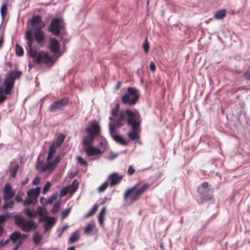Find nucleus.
Here are the masks:
<instances>
[{"instance_id": "nucleus-1", "label": "nucleus", "mask_w": 250, "mask_h": 250, "mask_svg": "<svg viewBox=\"0 0 250 250\" xmlns=\"http://www.w3.org/2000/svg\"><path fill=\"white\" fill-rule=\"evenodd\" d=\"M85 131L88 134L82 141L84 148L89 146H92V144L95 137L100 135L101 127L98 123L96 121H94L88 123L87 127L85 128Z\"/></svg>"}, {"instance_id": "nucleus-2", "label": "nucleus", "mask_w": 250, "mask_h": 250, "mask_svg": "<svg viewBox=\"0 0 250 250\" xmlns=\"http://www.w3.org/2000/svg\"><path fill=\"white\" fill-rule=\"evenodd\" d=\"M139 183H138L132 187L128 188L124 194V199L126 200L130 196V202L134 203L150 187V185L147 183H144L139 188Z\"/></svg>"}, {"instance_id": "nucleus-3", "label": "nucleus", "mask_w": 250, "mask_h": 250, "mask_svg": "<svg viewBox=\"0 0 250 250\" xmlns=\"http://www.w3.org/2000/svg\"><path fill=\"white\" fill-rule=\"evenodd\" d=\"M130 117H131V120L132 122L141 118L140 115L136 110L132 111L129 109H126L125 111L122 110L120 112L119 117L115 122L116 126L118 127H120L124 126L126 122L128 125V120Z\"/></svg>"}, {"instance_id": "nucleus-4", "label": "nucleus", "mask_w": 250, "mask_h": 250, "mask_svg": "<svg viewBox=\"0 0 250 250\" xmlns=\"http://www.w3.org/2000/svg\"><path fill=\"white\" fill-rule=\"evenodd\" d=\"M22 75L21 71H13L7 73L3 84L5 86L4 92L6 95H10L16 79L20 78Z\"/></svg>"}, {"instance_id": "nucleus-5", "label": "nucleus", "mask_w": 250, "mask_h": 250, "mask_svg": "<svg viewBox=\"0 0 250 250\" xmlns=\"http://www.w3.org/2000/svg\"><path fill=\"white\" fill-rule=\"evenodd\" d=\"M127 91V93L122 97V103L128 105H134L140 97L139 90L132 87H128Z\"/></svg>"}, {"instance_id": "nucleus-6", "label": "nucleus", "mask_w": 250, "mask_h": 250, "mask_svg": "<svg viewBox=\"0 0 250 250\" xmlns=\"http://www.w3.org/2000/svg\"><path fill=\"white\" fill-rule=\"evenodd\" d=\"M15 223L22 231L25 232L35 230L38 227L37 224L33 220H25L18 216L15 217Z\"/></svg>"}, {"instance_id": "nucleus-7", "label": "nucleus", "mask_w": 250, "mask_h": 250, "mask_svg": "<svg viewBox=\"0 0 250 250\" xmlns=\"http://www.w3.org/2000/svg\"><path fill=\"white\" fill-rule=\"evenodd\" d=\"M56 148L55 143H52L49 146L48 155L46 158V166L47 167H54L55 168L57 166L61 161V157L59 155L57 156L53 160L52 159L54 157V154L56 152Z\"/></svg>"}, {"instance_id": "nucleus-8", "label": "nucleus", "mask_w": 250, "mask_h": 250, "mask_svg": "<svg viewBox=\"0 0 250 250\" xmlns=\"http://www.w3.org/2000/svg\"><path fill=\"white\" fill-rule=\"evenodd\" d=\"M131 120V117H130L128 120V126L131 127V131L127 133V135L130 140L134 141L139 139L140 138L139 132L140 130L142 119L140 118L133 122Z\"/></svg>"}, {"instance_id": "nucleus-9", "label": "nucleus", "mask_w": 250, "mask_h": 250, "mask_svg": "<svg viewBox=\"0 0 250 250\" xmlns=\"http://www.w3.org/2000/svg\"><path fill=\"white\" fill-rule=\"evenodd\" d=\"M25 39L27 41L26 50L29 56L33 58V61L38 55L37 50L33 47L32 43L34 42L32 31L27 30L25 33Z\"/></svg>"}, {"instance_id": "nucleus-10", "label": "nucleus", "mask_w": 250, "mask_h": 250, "mask_svg": "<svg viewBox=\"0 0 250 250\" xmlns=\"http://www.w3.org/2000/svg\"><path fill=\"white\" fill-rule=\"evenodd\" d=\"M64 29L62 20L58 18L53 19L51 24L48 28V30L54 35L59 36Z\"/></svg>"}, {"instance_id": "nucleus-11", "label": "nucleus", "mask_w": 250, "mask_h": 250, "mask_svg": "<svg viewBox=\"0 0 250 250\" xmlns=\"http://www.w3.org/2000/svg\"><path fill=\"white\" fill-rule=\"evenodd\" d=\"M55 62L54 57L50 56L49 53L43 51H40L38 53V55L34 61V62L37 64H40L43 62L45 64H50L53 65Z\"/></svg>"}, {"instance_id": "nucleus-12", "label": "nucleus", "mask_w": 250, "mask_h": 250, "mask_svg": "<svg viewBox=\"0 0 250 250\" xmlns=\"http://www.w3.org/2000/svg\"><path fill=\"white\" fill-rule=\"evenodd\" d=\"M69 99L67 97H64L50 104L49 107V111L51 112H57L62 110L64 107L68 104Z\"/></svg>"}, {"instance_id": "nucleus-13", "label": "nucleus", "mask_w": 250, "mask_h": 250, "mask_svg": "<svg viewBox=\"0 0 250 250\" xmlns=\"http://www.w3.org/2000/svg\"><path fill=\"white\" fill-rule=\"evenodd\" d=\"M49 49L54 54V57L58 58L63 53V52L60 50L59 42L54 38L51 37L49 39Z\"/></svg>"}, {"instance_id": "nucleus-14", "label": "nucleus", "mask_w": 250, "mask_h": 250, "mask_svg": "<svg viewBox=\"0 0 250 250\" xmlns=\"http://www.w3.org/2000/svg\"><path fill=\"white\" fill-rule=\"evenodd\" d=\"M28 237V234L21 233L20 231L16 230L10 235V239L13 244L20 246Z\"/></svg>"}, {"instance_id": "nucleus-15", "label": "nucleus", "mask_w": 250, "mask_h": 250, "mask_svg": "<svg viewBox=\"0 0 250 250\" xmlns=\"http://www.w3.org/2000/svg\"><path fill=\"white\" fill-rule=\"evenodd\" d=\"M84 150L86 155L89 158V160L91 161L98 159L99 157H97V156L100 155L104 152V150H102L93 146L86 147L84 148Z\"/></svg>"}, {"instance_id": "nucleus-16", "label": "nucleus", "mask_w": 250, "mask_h": 250, "mask_svg": "<svg viewBox=\"0 0 250 250\" xmlns=\"http://www.w3.org/2000/svg\"><path fill=\"white\" fill-rule=\"evenodd\" d=\"M32 28L34 30L42 29L45 26V23L42 20L41 15L33 16L30 21Z\"/></svg>"}, {"instance_id": "nucleus-17", "label": "nucleus", "mask_w": 250, "mask_h": 250, "mask_svg": "<svg viewBox=\"0 0 250 250\" xmlns=\"http://www.w3.org/2000/svg\"><path fill=\"white\" fill-rule=\"evenodd\" d=\"M3 199L4 200H9L12 199L15 194V191L12 189L9 184H6L3 189Z\"/></svg>"}, {"instance_id": "nucleus-18", "label": "nucleus", "mask_w": 250, "mask_h": 250, "mask_svg": "<svg viewBox=\"0 0 250 250\" xmlns=\"http://www.w3.org/2000/svg\"><path fill=\"white\" fill-rule=\"evenodd\" d=\"M123 179V176L119 175L117 173H113L108 177V180H110L109 185L112 187L119 184Z\"/></svg>"}, {"instance_id": "nucleus-19", "label": "nucleus", "mask_w": 250, "mask_h": 250, "mask_svg": "<svg viewBox=\"0 0 250 250\" xmlns=\"http://www.w3.org/2000/svg\"><path fill=\"white\" fill-rule=\"evenodd\" d=\"M197 191L203 201L208 200L212 198V192L210 189L206 190L197 189Z\"/></svg>"}, {"instance_id": "nucleus-20", "label": "nucleus", "mask_w": 250, "mask_h": 250, "mask_svg": "<svg viewBox=\"0 0 250 250\" xmlns=\"http://www.w3.org/2000/svg\"><path fill=\"white\" fill-rule=\"evenodd\" d=\"M42 29L34 30V38L36 42L39 43H42L44 40V34Z\"/></svg>"}, {"instance_id": "nucleus-21", "label": "nucleus", "mask_w": 250, "mask_h": 250, "mask_svg": "<svg viewBox=\"0 0 250 250\" xmlns=\"http://www.w3.org/2000/svg\"><path fill=\"white\" fill-rule=\"evenodd\" d=\"M46 166V162L45 163V164L44 166H43L42 162L40 160L39 157H38L37 160L36 165V167L37 169L41 172H44L47 170H53L55 168L54 167H47Z\"/></svg>"}, {"instance_id": "nucleus-22", "label": "nucleus", "mask_w": 250, "mask_h": 250, "mask_svg": "<svg viewBox=\"0 0 250 250\" xmlns=\"http://www.w3.org/2000/svg\"><path fill=\"white\" fill-rule=\"evenodd\" d=\"M40 193V188L37 187L35 188H32L29 190L27 192V196H30L35 199V202L38 201V197Z\"/></svg>"}, {"instance_id": "nucleus-23", "label": "nucleus", "mask_w": 250, "mask_h": 250, "mask_svg": "<svg viewBox=\"0 0 250 250\" xmlns=\"http://www.w3.org/2000/svg\"><path fill=\"white\" fill-rule=\"evenodd\" d=\"M77 189V187H72L71 186H68L66 187L62 188L60 191V196L62 197L66 195H67L68 193H73Z\"/></svg>"}, {"instance_id": "nucleus-24", "label": "nucleus", "mask_w": 250, "mask_h": 250, "mask_svg": "<svg viewBox=\"0 0 250 250\" xmlns=\"http://www.w3.org/2000/svg\"><path fill=\"white\" fill-rule=\"evenodd\" d=\"M56 220L55 217H50L48 220H47L44 224V231L46 232L48 230L51 229L53 225L55 223Z\"/></svg>"}, {"instance_id": "nucleus-25", "label": "nucleus", "mask_w": 250, "mask_h": 250, "mask_svg": "<svg viewBox=\"0 0 250 250\" xmlns=\"http://www.w3.org/2000/svg\"><path fill=\"white\" fill-rule=\"evenodd\" d=\"M226 15V11L225 9H219L214 14V18L217 20L223 19Z\"/></svg>"}, {"instance_id": "nucleus-26", "label": "nucleus", "mask_w": 250, "mask_h": 250, "mask_svg": "<svg viewBox=\"0 0 250 250\" xmlns=\"http://www.w3.org/2000/svg\"><path fill=\"white\" fill-rule=\"evenodd\" d=\"M111 137L115 141L122 145H126L127 144L126 141L122 137V136L118 134H115V135Z\"/></svg>"}, {"instance_id": "nucleus-27", "label": "nucleus", "mask_w": 250, "mask_h": 250, "mask_svg": "<svg viewBox=\"0 0 250 250\" xmlns=\"http://www.w3.org/2000/svg\"><path fill=\"white\" fill-rule=\"evenodd\" d=\"M80 236L79 234V231L78 230H76L74 231L71 235L70 236L69 241L70 243H73L77 241L80 239Z\"/></svg>"}, {"instance_id": "nucleus-28", "label": "nucleus", "mask_w": 250, "mask_h": 250, "mask_svg": "<svg viewBox=\"0 0 250 250\" xmlns=\"http://www.w3.org/2000/svg\"><path fill=\"white\" fill-rule=\"evenodd\" d=\"M106 212V208L105 207H103L99 214L98 216V221L101 226H104V215Z\"/></svg>"}, {"instance_id": "nucleus-29", "label": "nucleus", "mask_w": 250, "mask_h": 250, "mask_svg": "<svg viewBox=\"0 0 250 250\" xmlns=\"http://www.w3.org/2000/svg\"><path fill=\"white\" fill-rule=\"evenodd\" d=\"M99 140L100 142L98 145L99 147H100L99 149L104 150L105 151L106 150V147L107 144L105 139L103 136H100Z\"/></svg>"}, {"instance_id": "nucleus-30", "label": "nucleus", "mask_w": 250, "mask_h": 250, "mask_svg": "<svg viewBox=\"0 0 250 250\" xmlns=\"http://www.w3.org/2000/svg\"><path fill=\"white\" fill-rule=\"evenodd\" d=\"M98 207V205L95 204L91 208V209L83 216V218L85 219L94 215L97 210Z\"/></svg>"}, {"instance_id": "nucleus-31", "label": "nucleus", "mask_w": 250, "mask_h": 250, "mask_svg": "<svg viewBox=\"0 0 250 250\" xmlns=\"http://www.w3.org/2000/svg\"><path fill=\"white\" fill-rule=\"evenodd\" d=\"M24 214L30 218H35L37 216V213L33 210L26 208L24 210Z\"/></svg>"}, {"instance_id": "nucleus-32", "label": "nucleus", "mask_w": 250, "mask_h": 250, "mask_svg": "<svg viewBox=\"0 0 250 250\" xmlns=\"http://www.w3.org/2000/svg\"><path fill=\"white\" fill-rule=\"evenodd\" d=\"M65 139V136L62 134H60L57 137L56 143H55L56 146L60 147L63 142H64Z\"/></svg>"}, {"instance_id": "nucleus-33", "label": "nucleus", "mask_w": 250, "mask_h": 250, "mask_svg": "<svg viewBox=\"0 0 250 250\" xmlns=\"http://www.w3.org/2000/svg\"><path fill=\"white\" fill-rule=\"evenodd\" d=\"M58 196V193L56 192L51 195L47 199L45 200V204H51L56 200Z\"/></svg>"}, {"instance_id": "nucleus-34", "label": "nucleus", "mask_w": 250, "mask_h": 250, "mask_svg": "<svg viewBox=\"0 0 250 250\" xmlns=\"http://www.w3.org/2000/svg\"><path fill=\"white\" fill-rule=\"evenodd\" d=\"M116 126V123H112L110 122L109 124V133L111 136H113L115 135V134H117L116 133V129L115 127Z\"/></svg>"}, {"instance_id": "nucleus-35", "label": "nucleus", "mask_w": 250, "mask_h": 250, "mask_svg": "<svg viewBox=\"0 0 250 250\" xmlns=\"http://www.w3.org/2000/svg\"><path fill=\"white\" fill-rule=\"evenodd\" d=\"M5 203L2 206V208L3 209H6L8 208H12L14 204V202L12 200L8 201V200H4Z\"/></svg>"}, {"instance_id": "nucleus-36", "label": "nucleus", "mask_w": 250, "mask_h": 250, "mask_svg": "<svg viewBox=\"0 0 250 250\" xmlns=\"http://www.w3.org/2000/svg\"><path fill=\"white\" fill-rule=\"evenodd\" d=\"M35 199L30 196H27V198L24 201L23 204L24 206H28L32 204H35Z\"/></svg>"}, {"instance_id": "nucleus-37", "label": "nucleus", "mask_w": 250, "mask_h": 250, "mask_svg": "<svg viewBox=\"0 0 250 250\" xmlns=\"http://www.w3.org/2000/svg\"><path fill=\"white\" fill-rule=\"evenodd\" d=\"M42 239V236L41 235H40L39 233L36 232L34 234L33 236V241L34 243L36 245L39 244L40 243L41 240Z\"/></svg>"}, {"instance_id": "nucleus-38", "label": "nucleus", "mask_w": 250, "mask_h": 250, "mask_svg": "<svg viewBox=\"0 0 250 250\" xmlns=\"http://www.w3.org/2000/svg\"><path fill=\"white\" fill-rule=\"evenodd\" d=\"M23 49L22 47L19 44L16 45V53L19 57H21L23 55Z\"/></svg>"}, {"instance_id": "nucleus-39", "label": "nucleus", "mask_w": 250, "mask_h": 250, "mask_svg": "<svg viewBox=\"0 0 250 250\" xmlns=\"http://www.w3.org/2000/svg\"><path fill=\"white\" fill-rule=\"evenodd\" d=\"M69 228V226L67 224H66L65 225L63 226L62 228H58L57 230V232L58 233V237H60L63 232L67 229Z\"/></svg>"}, {"instance_id": "nucleus-40", "label": "nucleus", "mask_w": 250, "mask_h": 250, "mask_svg": "<svg viewBox=\"0 0 250 250\" xmlns=\"http://www.w3.org/2000/svg\"><path fill=\"white\" fill-rule=\"evenodd\" d=\"M94 225L92 223H88L84 229L85 234H89L93 229Z\"/></svg>"}, {"instance_id": "nucleus-41", "label": "nucleus", "mask_w": 250, "mask_h": 250, "mask_svg": "<svg viewBox=\"0 0 250 250\" xmlns=\"http://www.w3.org/2000/svg\"><path fill=\"white\" fill-rule=\"evenodd\" d=\"M60 206H61V204L59 202H55L53 205V207L52 209H51V211L52 212H53L54 213H56V212H57L59 211V210L60 208Z\"/></svg>"}, {"instance_id": "nucleus-42", "label": "nucleus", "mask_w": 250, "mask_h": 250, "mask_svg": "<svg viewBox=\"0 0 250 250\" xmlns=\"http://www.w3.org/2000/svg\"><path fill=\"white\" fill-rule=\"evenodd\" d=\"M10 217V216L8 213L0 214V225L3 223L7 218Z\"/></svg>"}, {"instance_id": "nucleus-43", "label": "nucleus", "mask_w": 250, "mask_h": 250, "mask_svg": "<svg viewBox=\"0 0 250 250\" xmlns=\"http://www.w3.org/2000/svg\"><path fill=\"white\" fill-rule=\"evenodd\" d=\"M108 183L107 180L104 182L102 185H101L98 188V190L99 192H104L108 186Z\"/></svg>"}, {"instance_id": "nucleus-44", "label": "nucleus", "mask_w": 250, "mask_h": 250, "mask_svg": "<svg viewBox=\"0 0 250 250\" xmlns=\"http://www.w3.org/2000/svg\"><path fill=\"white\" fill-rule=\"evenodd\" d=\"M6 14V5L4 4H2L0 8V14L3 20Z\"/></svg>"}, {"instance_id": "nucleus-45", "label": "nucleus", "mask_w": 250, "mask_h": 250, "mask_svg": "<svg viewBox=\"0 0 250 250\" xmlns=\"http://www.w3.org/2000/svg\"><path fill=\"white\" fill-rule=\"evenodd\" d=\"M51 185V183L50 182L48 181L46 183L45 185L43 188L42 191L43 194H45L46 193V192L48 191Z\"/></svg>"}, {"instance_id": "nucleus-46", "label": "nucleus", "mask_w": 250, "mask_h": 250, "mask_svg": "<svg viewBox=\"0 0 250 250\" xmlns=\"http://www.w3.org/2000/svg\"><path fill=\"white\" fill-rule=\"evenodd\" d=\"M19 165H16L11 170L10 172V175L12 178H15L16 177Z\"/></svg>"}, {"instance_id": "nucleus-47", "label": "nucleus", "mask_w": 250, "mask_h": 250, "mask_svg": "<svg viewBox=\"0 0 250 250\" xmlns=\"http://www.w3.org/2000/svg\"><path fill=\"white\" fill-rule=\"evenodd\" d=\"M143 47L144 52L146 53H147L148 52L149 49V45L148 42L146 39L145 41L144 42V43L143 44Z\"/></svg>"}, {"instance_id": "nucleus-48", "label": "nucleus", "mask_w": 250, "mask_h": 250, "mask_svg": "<svg viewBox=\"0 0 250 250\" xmlns=\"http://www.w3.org/2000/svg\"><path fill=\"white\" fill-rule=\"evenodd\" d=\"M197 189H200L201 190H206L209 189L208 188V183L207 182H203L201 186L198 188Z\"/></svg>"}, {"instance_id": "nucleus-49", "label": "nucleus", "mask_w": 250, "mask_h": 250, "mask_svg": "<svg viewBox=\"0 0 250 250\" xmlns=\"http://www.w3.org/2000/svg\"><path fill=\"white\" fill-rule=\"evenodd\" d=\"M77 159L78 163L82 166H86L88 165L86 161H85L83 157L81 156H78Z\"/></svg>"}, {"instance_id": "nucleus-50", "label": "nucleus", "mask_w": 250, "mask_h": 250, "mask_svg": "<svg viewBox=\"0 0 250 250\" xmlns=\"http://www.w3.org/2000/svg\"><path fill=\"white\" fill-rule=\"evenodd\" d=\"M70 210H71L70 208H67L65 209V210H63L62 212V214H61L62 218L63 219V218H65V217H66L70 213Z\"/></svg>"}, {"instance_id": "nucleus-51", "label": "nucleus", "mask_w": 250, "mask_h": 250, "mask_svg": "<svg viewBox=\"0 0 250 250\" xmlns=\"http://www.w3.org/2000/svg\"><path fill=\"white\" fill-rule=\"evenodd\" d=\"M119 109V105L117 104L116 106L112 110V115L113 116H116Z\"/></svg>"}, {"instance_id": "nucleus-52", "label": "nucleus", "mask_w": 250, "mask_h": 250, "mask_svg": "<svg viewBox=\"0 0 250 250\" xmlns=\"http://www.w3.org/2000/svg\"><path fill=\"white\" fill-rule=\"evenodd\" d=\"M39 216H40V218H39V222H43L44 221H45V222L50 217L47 215H43V214H42Z\"/></svg>"}, {"instance_id": "nucleus-53", "label": "nucleus", "mask_w": 250, "mask_h": 250, "mask_svg": "<svg viewBox=\"0 0 250 250\" xmlns=\"http://www.w3.org/2000/svg\"><path fill=\"white\" fill-rule=\"evenodd\" d=\"M135 172V169L132 166H129L127 170V174L128 175H132Z\"/></svg>"}, {"instance_id": "nucleus-54", "label": "nucleus", "mask_w": 250, "mask_h": 250, "mask_svg": "<svg viewBox=\"0 0 250 250\" xmlns=\"http://www.w3.org/2000/svg\"><path fill=\"white\" fill-rule=\"evenodd\" d=\"M243 76L246 80H250V72L249 71H245L243 74Z\"/></svg>"}, {"instance_id": "nucleus-55", "label": "nucleus", "mask_w": 250, "mask_h": 250, "mask_svg": "<svg viewBox=\"0 0 250 250\" xmlns=\"http://www.w3.org/2000/svg\"><path fill=\"white\" fill-rule=\"evenodd\" d=\"M45 209V208H42L41 207H38V208L37 209V214H38L39 215L43 214L42 211Z\"/></svg>"}, {"instance_id": "nucleus-56", "label": "nucleus", "mask_w": 250, "mask_h": 250, "mask_svg": "<svg viewBox=\"0 0 250 250\" xmlns=\"http://www.w3.org/2000/svg\"><path fill=\"white\" fill-rule=\"evenodd\" d=\"M149 67L150 70L154 72L156 70V66L155 63L153 62H150L149 64Z\"/></svg>"}, {"instance_id": "nucleus-57", "label": "nucleus", "mask_w": 250, "mask_h": 250, "mask_svg": "<svg viewBox=\"0 0 250 250\" xmlns=\"http://www.w3.org/2000/svg\"><path fill=\"white\" fill-rule=\"evenodd\" d=\"M15 200L18 202H21L22 201V198L21 195L17 194L15 197Z\"/></svg>"}, {"instance_id": "nucleus-58", "label": "nucleus", "mask_w": 250, "mask_h": 250, "mask_svg": "<svg viewBox=\"0 0 250 250\" xmlns=\"http://www.w3.org/2000/svg\"><path fill=\"white\" fill-rule=\"evenodd\" d=\"M119 155L118 153H111L110 156L109 158V160H113Z\"/></svg>"}, {"instance_id": "nucleus-59", "label": "nucleus", "mask_w": 250, "mask_h": 250, "mask_svg": "<svg viewBox=\"0 0 250 250\" xmlns=\"http://www.w3.org/2000/svg\"><path fill=\"white\" fill-rule=\"evenodd\" d=\"M6 99V96L3 94L0 95V104L2 103Z\"/></svg>"}, {"instance_id": "nucleus-60", "label": "nucleus", "mask_w": 250, "mask_h": 250, "mask_svg": "<svg viewBox=\"0 0 250 250\" xmlns=\"http://www.w3.org/2000/svg\"><path fill=\"white\" fill-rule=\"evenodd\" d=\"M35 63H37L34 62L33 60L32 61V62L29 61L28 65V67L29 68V69H31L33 67V66H34Z\"/></svg>"}, {"instance_id": "nucleus-61", "label": "nucleus", "mask_w": 250, "mask_h": 250, "mask_svg": "<svg viewBox=\"0 0 250 250\" xmlns=\"http://www.w3.org/2000/svg\"><path fill=\"white\" fill-rule=\"evenodd\" d=\"M28 181H29L28 178H25L24 180L21 181V185L22 186L25 185L28 182Z\"/></svg>"}, {"instance_id": "nucleus-62", "label": "nucleus", "mask_w": 250, "mask_h": 250, "mask_svg": "<svg viewBox=\"0 0 250 250\" xmlns=\"http://www.w3.org/2000/svg\"><path fill=\"white\" fill-rule=\"evenodd\" d=\"M72 185H73V186H71L72 187H77V188H78V182L77 180H74L73 181Z\"/></svg>"}, {"instance_id": "nucleus-63", "label": "nucleus", "mask_w": 250, "mask_h": 250, "mask_svg": "<svg viewBox=\"0 0 250 250\" xmlns=\"http://www.w3.org/2000/svg\"><path fill=\"white\" fill-rule=\"evenodd\" d=\"M11 241V239H10V237L9 238L7 239L4 242L3 244H1V246H5L6 244H7L9 242Z\"/></svg>"}, {"instance_id": "nucleus-64", "label": "nucleus", "mask_w": 250, "mask_h": 250, "mask_svg": "<svg viewBox=\"0 0 250 250\" xmlns=\"http://www.w3.org/2000/svg\"><path fill=\"white\" fill-rule=\"evenodd\" d=\"M121 83L120 82H118L115 87V90L119 89L121 87Z\"/></svg>"}]
</instances>
